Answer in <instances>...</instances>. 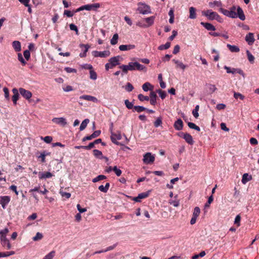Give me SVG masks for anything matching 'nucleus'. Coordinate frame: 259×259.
Returning a JSON list of instances; mask_svg holds the SVG:
<instances>
[{
	"label": "nucleus",
	"mask_w": 259,
	"mask_h": 259,
	"mask_svg": "<svg viewBox=\"0 0 259 259\" xmlns=\"http://www.w3.org/2000/svg\"><path fill=\"white\" fill-rule=\"evenodd\" d=\"M124 74H126L128 71L139 70L147 71L146 67L137 62H130L127 65H122L119 66Z\"/></svg>",
	"instance_id": "obj_1"
},
{
	"label": "nucleus",
	"mask_w": 259,
	"mask_h": 259,
	"mask_svg": "<svg viewBox=\"0 0 259 259\" xmlns=\"http://www.w3.org/2000/svg\"><path fill=\"white\" fill-rule=\"evenodd\" d=\"M202 15L206 17L209 20H215L220 23L223 22V19L215 12L212 11L211 10H207L202 12Z\"/></svg>",
	"instance_id": "obj_2"
},
{
	"label": "nucleus",
	"mask_w": 259,
	"mask_h": 259,
	"mask_svg": "<svg viewBox=\"0 0 259 259\" xmlns=\"http://www.w3.org/2000/svg\"><path fill=\"white\" fill-rule=\"evenodd\" d=\"M138 6L137 10L140 14L145 15L151 13L150 6L145 3L140 2L138 4Z\"/></svg>",
	"instance_id": "obj_3"
},
{
	"label": "nucleus",
	"mask_w": 259,
	"mask_h": 259,
	"mask_svg": "<svg viewBox=\"0 0 259 259\" xmlns=\"http://www.w3.org/2000/svg\"><path fill=\"white\" fill-rule=\"evenodd\" d=\"M155 159V154H152L151 152H147L143 155V161L146 164L153 163Z\"/></svg>",
	"instance_id": "obj_4"
},
{
	"label": "nucleus",
	"mask_w": 259,
	"mask_h": 259,
	"mask_svg": "<svg viewBox=\"0 0 259 259\" xmlns=\"http://www.w3.org/2000/svg\"><path fill=\"white\" fill-rule=\"evenodd\" d=\"M178 136L183 138L185 141L190 145H193L194 143V141L192 136L188 133L180 132L178 134Z\"/></svg>",
	"instance_id": "obj_5"
},
{
	"label": "nucleus",
	"mask_w": 259,
	"mask_h": 259,
	"mask_svg": "<svg viewBox=\"0 0 259 259\" xmlns=\"http://www.w3.org/2000/svg\"><path fill=\"white\" fill-rule=\"evenodd\" d=\"M111 141L117 145H121L118 140L121 139V135L120 132L117 131L116 133L112 132L111 133Z\"/></svg>",
	"instance_id": "obj_6"
},
{
	"label": "nucleus",
	"mask_w": 259,
	"mask_h": 259,
	"mask_svg": "<svg viewBox=\"0 0 259 259\" xmlns=\"http://www.w3.org/2000/svg\"><path fill=\"white\" fill-rule=\"evenodd\" d=\"M92 55L94 57L107 58L110 55V52L109 50L102 52L94 51L92 52Z\"/></svg>",
	"instance_id": "obj_7"
},
{
	"label": "nucleus",
	"mask_w": 259,
	"mask_h": 259,
	"mask_svg": "<svg viewBox=\"0 0 259 259\" xmlns=\"http://www.w3.org/2000/svg\"><path fill=\"white\" fill-rule=\"evenodd\" d=\"M200 213V209L199 207L196 206L193 210L192 217L190 220V224L194 225L196 223V220Z\"/></svg>",
	"instance_id": "obj_8"
},
{
	"label": "nucleus",
	"mask_w": 259,
	"mask_h": 259,
	"mask_svg": "<svg viewBox=\"0 0 259 259\" xmlns=\"http://www.w3.org/2000/svg\"><path fill=\"white\" fill-rule=\"evenodd\" d=\"M52 121L57 124L62 126H65L67 122L64 117H54L52 119Z\"/></svg>",
	"instance_id": "obj_9"
},
{
	"label": "nucleus",
	"mask_w": 259,
	"mask_h": 259,
	"mask_svg": "<svg viewBox=\"0 0 259 259\" xmlns=\"http://www.w3.org/2000/svg\"><path fill=\"white\" fill-rule=\"evenodd\" d=\"M10 200L11 198L9 196H0V204L4 209L6 208L7 205L10 202Z\"/></svg>",
	"instance_id": "obj_10"
},
{
	"label": "nucleus",
	"mask_w": 259,
	"mask_h": 259,
	"mask_svg": "<svg viewBox=\"0 0 259 259\" xmlns=\"http://www.w3.org/2000/svg\"><path fill=\"white\" fill-rule=\"evenodd\" d=\"M20 94L26 100L30 99L32 97V93L28 90H26L23 88L19 89Z\"/></svg>",
	"instance_id": "obj_11"
},
{
	"label": "nucleus",
	"mask_w": 259,
	"mask_h": 259,
	"mask_svg": "<svg viewBox=\"0 0 259 259\" xmlns=\"http://www.w3.org/2000/svg\"><path fill=\"white\" fill-rule=\"evenodd\" d=\"M79 47L83 51L82 53H80L79 56L81 58L85 57L87 56V52L90 48V46L89 44H80Z\"/></svg>",
	"instance_id": "obj_12"
},
{
	"label": "nucleus",
	"mask_w": 259,
	"mask_h": 259,
	"mask_svg": "<svg viewBox=\"0 0 259 259\" xmlns=\"http://www.w3.org/2000/svg\"><path fill=\"white\" fill-rule=\"evenodd\" d=\"M120 58V56H117L115 57H111L109 60V62L111 64V66L114 68L116 65H119V59Z\"/></svg>",
	"instance_id": "obj_13"
},
{
	"label": "nucleus",
	"mask_w": 259,
	"mask_h": 259,
	"mask_svg": "<svg viewBox=\"0 0 259 259\" xmlns=\"http://www.w3.org/2000/svg\"><path fill=\"white\" fill-rule=\"evenodd\" d=\"M100 7L99 3H95L92 4L85 5V8L87 11H97V10Z\"/></svg>",
	"instance_id": "obj_14"
},
{
	"label": "nucleus",
	"mask_w": 259,
	"mask_h": 259,
	"mask_svg": "<svg viewBox=\"0 0 259 259\" xmlns=\"http://www.w3.org/2000/svg\"><path fill=\"white\" fill-rule=\"evenodd\" d=\"M79 99L85 100L89 101H92L94 103H97L98 102V100L97 98L91 95H84L80 96Z\"/></svg>",
	"instance_id": "obj_15"
},
{
	"label": "nucleus",
	"mask_w": 259,
	"mask_h": 259,
	"mask_svg": "<svg viewBox=\"0 0 259 259\" xmlns=\"http://www.w3.org/2000/svg\"><path fill=\"white\" fill-rule=\"evenodd\" d=\"M174 127L176 130L181 131L183 128V122L181 119H177L174 124Z\"/></svg>",
	"instance_id": "obj_16"
},
{
	"label": "nucleus",
	"mask_w": 259,
	"mask_h": 259,
	"mask_svg": "<svg viewBox=\"0 0 259 259\" xmlns=\"http://www.w3.org/2000/svg\"><path fill=\"white\" fill-rule=\"evenodd\" d=\"M149 193L148 192L141 193L139 194L137 197L133 198V200L136 202H140L141 199L147 197L149 196Z\"/></svg>",
	"instance_id": "obj_17"
},
{
	"label": "nucleus",
	"mask_w": 259,
	"mask_h": 259,
	"mask_svg": "<svg viewBox=\"0 0 259 259\" xmlns=\"http://www.w3.org/2000/svg\"><path fill=\"white\" fill-rule=\"evenodd\" d=\"M135 48L134 45H121L119 46V49L121 51H128Z\"/></svg>",
	"instance_id": "obj_18"
},
{
	"label": "nucleus",
	"mask_w": 259,
	"mask_h": 259,
	"mask_svg": "<svg viewBox=\"0 0 259 259\" xmlns=\"http://www.w3.org/2000/svg\"><path fill=\"white\" fill-rule=\"evenodd\" d=\"M12 92L13 93V95L12 96V101L14 105L17 104V101L19 97V94L18 91L17 89L14 88L12 90Z\"/></svg>",
	"instance_id": "obj_19"
},
{
	"label": "nucleus",
	"mask_w": 259,
	"mask_h": 259,
	"mask_svg": "<svg viewBox=\"0 0 259 259\" xmlns=\"http://www.w3.org/2000/svg\"><path fill=\"white\" fill-rule=\"evenodd\" d=\"M245 40L249 45H252L255 40L253 34L251 32L248 33L245 36Z\"/></svg>",
	"instance_id": "obj_20"
},
{
	"label": "nucleus",
	"mask_w": 259,
	"mask_h": 259,
	"mask_svg": "<svg viewBox=\"0 0 259 259\" xmlns=\"http://www.w3.org/2000/svg\"><path fill=\"white\" fill-rule=\"evenodd\" d=\"M200 24L202 25L207 30H215V27L211 23L201 22Z\"/></svg>",
	"instance_id": "obj_21"
},
{
	"label": "nucleus",
	"mask_w": 259,
	"mask_h": 259,
	"mask_svg": "<svg viewBox=\"0 0 259 259\" xmlns=\"http://www.w3.org/2000/svg\"><path fill=\"white\" fill-rule=\"evenodd\" d=\"M149 97L150 104L152 105H155L156 104V94L154 92H151Z\"/></svg>",
	"instance_id": "obj_22"
},
{
	"label": "nucleus",
	"mask_w": 259,
	"mask_h": 259,
	"mask_svg": "<svg viewBox=\"0 0 259 259\" xmlns=\"http://www.w3.org/2000/svg\"><path fill=\"white\" fill-rule=\"evenodd\" d=\"M53 175L49 171L45 172H39V178L40 179H46L52 177Z\"/></svg>",
	"instance_id": "obj_23"
},
{
	"label": "nucleus",
	"mask_w": 259,
	"mask_h": 259,
	"mask_svg": "<svg viewBox=\"0 0 259 259\" xmlns=\"http://www.w3.org/2000/svg\"><path fill=\"white\" fill-rule=\"evenodd\" d=\"M12 46L16 52H19L21 50V45L19 41L15 40L12 42Z\"/></svg>",
	"instance_id": "obj_24"
},
{
	"label": "nucleus",
	"mask_w": 259,
	"mask_h": 259,
	"mask_svg": "<svg viewBox=\"0 0 259 259\" xmlns=\"http://www.w3.org/2000/svg\"><path fill=\"white\" fill-rule=\"evenodd\" d=\"M172 61L176 64V67L177 68H181L183 70H184L186 69V65L179 60L173 59Z\"/></svg>",
	"instance_id": "obj_25"
},
{
	"label": "nucleus",
	"mask_w": 259,
	"mask_h": 259,
	"mask_svg": "<svg viewBox=\"0 0 259 259\" xmlns=\"http://www.w3.org/2000/svg\"><path fill=\"white\" fill-rule=\"evenodd\" d=\"M155 16H150L149 17L146 18L144 20L147 23L146 25L147 27H150L151 25H152L154 23V20H155Z\"/></svg>",
	"instance_id": "obj_26"
},
{
	"label": "nucleus",
	"mask_w": 259,
	"mask_h": 259,
	"mask_svg": "<svg viewBox=\"0 0 259 259\" xmlns=\"http://www.w3.org/2000/svg\"><path fill=\"white\" fill-rule=\"evenodd\" d=\"M236 11V8L235 7L233 6L232 7L230 10L229 11V14H228V17H230L232 18H235L237 17V14L235 12Z\"/></svg>",
	"instance_id": "obj_27"
},
{
	"label": "nucleus",
	"mask_w": 259,
	"mask_h": 259,
	"mask_svg": "<svg viewBox=\"0 0 259 259\" xmlns=\"http://www.w3.org/2000/svg\"><path fill=\"white\" fill-rule=\"evenodd\" d=\"M237 17H238L240 20H244L245 19V16L244 14L242 9L240 7H238L237 9Z\"/></svg>",
	"instance_id": "obj_28"
},
{
	"label": "nucleus",
	"mask_w": 259,
	"mask_h": 259,
	"mask_svg": "<svg viewBox=\"0 0 259 259\" xmlns=\"http://www.w3.org/2000/svg\"><path fill=\"white\" fill-rule=\"evenodd\" d=\"M252 179V177L249 175L248 174L245 173L243 174L241 182L243 184H245L247 182L250 181Z\"/></svg>",
	"instance_id": "obj_29"
},
{
	"label": "nucleus",
	"mask_w": 259,
	"mask_h": 259,
	"mask_svg": "<svg viewBox=\"0 0 259 259\" xmlns=\"http://www.w3.org/2000/svg\"><path fill=\"white\" fill-rule=\"evenodd\" d=\"M227 47L231 52L237 53L240 51L239 47L237 46L227 44Z\"/></svg>",
	"instance_id": "obj_30"
},
{
	"label": "nucleus",
	"mask_w": 259,
	"mask_h": 259,
	"mask_svg": "<svg viewBox=\"0 0 259 259\" xmlns=\"http://www.w3.org/2000/svg\"><path fill=\"white\" fill-rule=\"evenodd\" d=\"M189 18L194 19L196 18V9L195 8L191 7L189 8Z\"/></svg>",
	"instance_id": "obj_31"
},
{
	"label": "nucleus",
	"mask_w": 259,
	"mask_h": 259,
	"mask_svg": "<svg viewBox=\"0 0 259 259\" xmlns=\"http://www.w3.org/2000/svg\"><path fill=\"white\" fill-rule=\"evenodd\" d=\"M142 89L145 92L152 90L153 86L148 82H145L142 85Z\"/></svg>",
	"instance_id": "obj_32"
},
{
	"label": "nucleus",
	"mask_w": 259,
	"mask_h": 259,
	"mask_svg": "<svg viewBox=\"0 0 259 259\" xmlns=\"http://www.w3.org/2000/svg\"><path fill=\"white\" fill-rule=\"evenodd\" d=\"M110 187V184L109 183H107L105 184V186H104L103 185H101L99 187L98 189L99 190L104 193H106L108 190H109Z\"/></svg>",
	"instance_id": "obj_33"
},
{
	"label": "nucleus",
	"mask_w": 259,
	"mask_h": 259,
	"mask_svg": "<svg viewBox=\"0 0 259 259\" xmlns=\"http://www.w3.org/2000/svg\"><path fill=\"white\" fill-rule=\"evenodd\" d=\"M118 38H119L118 34L117 33L114 34L113 35L112 38L110 40V44L112 45H116L118 42Z\"/></svg>",
	"instance_id": "obj_34"
},
{
	"label": "nucleus",
	"mask_w": 259,
	"mask_h": 259,
	"mask_svg": "<svg viewBox=\"0 0 259 259\" xmlns=\"http://www.w3.org/2000/svg\"><path fill=\"white\" fill-rule=\"evenodd\" d=\"M90 120L89 119H85L84 120H83L80 125L79 130L80 131H83L84 130L88 124L89 123Z\"/></svg>",
	"instance_id": "obj_35"
},
{
	"label": "nucleus",
	"mask_w": 259,
	"mask_h": 259,
	"mask_svg": "<svg viewBox=\"0 0 259 259\" xmlns=\"http://www.w3.org/2000/svg\"><path fill=\"white\" fill-rule=\"evenodd\" d=\"M209 6L212 8L216 6L220 8L222 6V4L220 1H214L212 2L209 3Z\"/></svg>",
	"instance_id": "obj_36"
},
{
	"label": "nucleus",
	"mask_w": 259,
	"mask_h": 259,
	"mask_svg": "<svg viewBox=\"0 0 259 259\" xmlns=\"http://www.w3.org/2000/svg\"><path fill=\"white\" fill-rule=\"evenodd\" d=\"M231 73L233 74L238 73L241 75L242 76H244V73L243 71L240 68H232Z\"/></svg>",
	"instance_id": "obj_37"
},
{
	"label": "nucleus",
	"mask_w": 259,
	"mask_h": 259,
	"mask_svg": "<svg viewBox=\"0 0 259 259\" xmlns=\"http://www.w3.org/2000/svg\"><path fill=\"white\" fill-rule=\"evenodd\" d=\"M2 245L7 249H10L12 247L10 241L8 239L1 242Z\"/></svg>",
	"instance_id": "obj_38"
},
{
	"label": "nucleus",
	"mask_w": 259,
	"mask_h": 259,
	"mask_svg": "<svg viewBox=\"0 0 259 259\" xmlns=\"http://www.w3.org/2000/svg\"><path fill=\"white\" fill-rule=\"evenodd\" d=\"M246 54L247 56L248 61L251 64H253L254 62V57L251 54V53L248 50L246 51Z\"/></svg>",
	"instance_id": "obj_39"
},
{
	"label": "nucleus",
	"mask_w": 259,
	"mask_h": 259,
	"mask_svg": "<svg viewBox=\"0 0 259 259\" xmlns=\"http://www.w3.org/2000/svg\"><path fill=\"white\" fill-rule=\"evenodd\" d=\"M188 125L189 127V128L191 129H194L198 132H199L200 131V127L193 122H188Z\"/></svg>",
	"instance_id": "obj_40"
},
{
	"label": "nucleus",
	"mask_w": 259,
	"mask_h": 259,
	"mask_svg": "<svg viewBox=\"0 0 259 259\" xmlns=\"http://www.w3.org/2000/svg\"><path fill=\"white\" fill-rule=\"evenodd\" d=\"M178 195H176L175 198L176 199ZM169 203L175 207H178L180 205L179 200L177 199L169 200Z\"/></svg>",
	"instance_id": "obj_41"
},
{
	"label": "nucleus",
	"mask_w": 259,
	"mask_h": 259,
	"mask_svg": "<svg viewBox=\"0 0 259 259\" xmlns=\"http://www.w3.org/2000/svg\"><path fill=\"white\" fill-rule=\"evenodd\" d=\"M134 109L135 111H136L138 113L141 112L146 110V108L142 106H135L134 107Z\"/></svg>",
	"instance_id": "obj_42"
},
{
	"label": "nucleus",
	"mask_w": 259,
	"mask_h": 259,
	"mask_svg": "<svg viewBox=\"0 0 259 259\" xmlns=\"http://www.w3.org/2000/svg\"><path fill=\"white\" fill-rule=\"evenodd\" d=\"M199 109V106L197 105L195 106V108L192 111V114H193L194 117L196 118H197L199 116V113H198Z\"/></svg>",
	"instance_id": "obj_43"
},
{
	"label": "nucleus",
	"mask_w": 259,
	"mask_h": 259,
	"mask_svg": "<svg viewBox=\"0 0 259 259\" xmlns=\"http://www.w3.org/2000/svg\"><path fill=\"white\" fill-rule=\"evenodd\" d=\"M170 46V43L169 42H167L164 45H160L158 47V50H163L168 49Z\"/></svg>",
	"instance_id": "obj_44"
},
{
	"label": "nucleus",
	"mask_w": 259,
	"mask_h": 259,
	"mask_svg": "<svg viewBox=\"0 0 259 259\" xmlns=\"http://www.w3.org/2000/svg\"><path fill=\"white\" fill-rule=\"evenodd\" d=\"M106 179V177L104 175H99L97 177L93 179V182L96 183L99 181L103 180Z\"/></svg>",
	"instance_id": "obj_45"
},
{
	"label": "nucleus",
	"mask_w": 259,
	"mask_h": 259,
	"mask_svg": "<svg viewBox=\"0 0 259 259\" xmlns=\"http://www.w3.org/2000/svg\"><path fill=\"white\" fill-rule=\"evenodd\" d=\"M90 78L94 80L97 78V73L93 69L90 71Z\"/></svg>",
	"instance_id": "obj_46"
},
{
	"label": "nucleus",
	"mask_w": 259,
	"mask_h": 259,
	"mask_svg": "<svg viewBox=\"0 0 259 259\" xmlns=\"http://www.w3.org/2000/svg\"><path fill=\"white\" fill-rule=\"evenodd\" d=\"M124 104L126 108L128 109H131L134 107L133 103L130 102L127 99L124 100Z\"/></svg>",
	"instance_id": "obj_47"
},
{
	"label": "nucleus",
	"mask_w": 259,
	"mask_h": 259,
	"mask_svg": "<svg viewBox=\"0 0 259 259\" xmlns=\"http://www.w3.org/2000/svg\"><path fill=\"white\" fill-rule=\"evenodd\" d=\"M162 123V118L161 117H159L154 122V125L155 127H158V126L161 125Z\"/></svg>",
	"instance_id": "obj_48"
},
{
	"label": "nucleus",
	"mask_w": 259,
	"mask_h": 259,
	"mask_svg": "<svg viewBox=\"0 0 259 259\" xmlns=\"http://www.w3.org/2000/svg\"><path fill=\"white\" fill-rule=\"evenodd\" d=\"M138 98L140 101L142 102L149 100V97L148 96H144L141 94L138 95Z\"/></svg>",
	"instance_id": "obj_49"
},
{
	"label": "nucleus",
	"mask_w": 259,
	"mask_h": 259,
	"mask_svg": "<svg viewBox=\"0 0 259 259\" xmlns=\"http://www.w3.org/2000/svg\"><path fill=\"white\" fill-rule=\"evenodd\" d=\"M94 155L97 157L101 158L102 157V153L99 150L95 149L93 150Z\"/></svg>",
	"instance_id": "obj_50"
},
{
	"label": "nucleus",
	"mask_w": 259,
	"mask_h": 259,
	"mask_svg": "<svg viewBox=\"0 0 259 259\" xmlns=\"http://www.w3.org/2000/svg\"><path fill=\"white\" fill-rule=\"evenodd\" d=\"M55 252L54 251H52L47 254L42 259H53L55 256Z\"/></svg>",
	"instance_id": "obj_51"
},
{
	"label": "nucleus",
	"mask_w": 259,
	"mask_h": 259,
	"mask_svg": "<svg viewBox=\"0 0 259 259\" xmlns=\"http://www.w3.org/2000/svg\"><path fill=\"white\" fill-rule=\"evenodd\" d=\"M40 138L48 144L50 143L53 140V138L51 136H46L45 137H41Z\"/></svg>",
	"instance_id": "obj_52"
},
{
	"label": "nucleus",
	"mask_w": 259,
	"mask_h": 259,
	"mask_svg": "<svg viewBox=\"0 0 259 259\" xmlns=\"http://www.w3.org/2000/svg\"><path fill=\"white\" fill-rule=\"evenodd\" d=\"M113 171L118 177L120 176L122 174V171L120 169L118 168L117 166L113 167Z\"/></svg>",
	"instance_id": "obj_53"
},
{
	"label": "nucleus",
	"mask_w": 259,
	"mask_h": 259,
	"mask_svg": "<svg viewBox=\"0 0 259 259\" xmlns=\"http://www.w3.org/2000/svg\"><path fill=\"white\" fill-rule=\"evenodd\" d=\"M157 92L162 99H164L166 96V93L164 91L159 89L157 90Z\"/></svg>",
	"instance_id": "obj_54"
},
{
	"label": "nucleus",
	"mask_w": 259,
	"mask_h": 259,
	"mask_svg": "<svg viewBox=\"0 0 259 259\" xmlns=\"http://www.w3.org/2000/svg\"><path fill=\"white\" fill-rule=\"evenodd\" d=\"M18 59L23 65H25L26 64V62L24 59L21 53L18 54Z\"/></svg>",
	"instance_id": "obj_55"
},
{
	"label": "nucleus",
	"mask_w": 259,
	"mask_h": 259,
	"mask_svg": "<svg viewBox=\"0 0 259 259\" xmlns=\"http://www.w3.org/2000/svg\"><path fill=\"white\" fill-rule=\"evenodd\" d=\"M125 89L127 92H130L133 90L134 87L131 83L127 82L125 87Z\"/></svg>",
	"instance_id": "obj_56"
},
{
	"label": "nucleus",
	"mask_w": 259,
	"mask_h": 259,
	"mask_svg": "<svg viewBox=\"0 0 259 259\" xmlns=\"http://www.w3.org/2000/svg\"><path fill=\"white\" fill-rule=\"evenodd\" d=\"M42 237H43V236L41 233H40L39 232H37L35 236L33 237V240L35 241L40 240L42 239Z\"/></svg>",
	"instance_id": "obj_57"
},
{
	"label": "nucleus",
	"mask_w": 259,
	"mask_h": 259,
	"mask_svg": "<svg viewBox=\"0 0 259 259\" xmlns=\"http://www.w3.org/2000/svg\"><path fill=\"white\" fill-rule=\"evenodd\" d=\"M217 90V88H216L215 85L212 84H209L208 85V90L210 93H214L216 90Z\"/></svg>",
	"instance_id": "obj_58"
},
{
	"label": "nucleus",
	"mask_w": 259,
	"mask_h": 259,
	"mask_svg": "<svg viewBox=\"0 0 259 259\" xmlns=\"http://www.w3.org/2000/svg\"><path fill=\"white\" fill-rule=\"evenodd\" d=\"M240 220L241 217L239 214L236 215L234 221V224L237 225V227H239L240 226Z\"/></svg>",
	"instance_id": "obj_59"
},
{
	"label": "nucleus",
	"mask_w": 259,
	"mask_h": 259,
	"mask_svg": "<svg viewBox=\"0 0 259 259\" xmlns=\"http://www.w3.org/2000/svg\"><path fill=\"white\" fill-rule=\"evenodd\" d=\"M3 91L4 92L5 97L6 98V99L7 100H9L10 99V98H9V91L8 89L6 87H5L3 89Z\"/></svg>",
	"instance_id": "obj_60"
},
{
	"label": "nucleus",
	"mask_w": 259,
	"mask_h": 259,
	"mask_svg": "<svg viewBox=\"0 0 259 259\" xmlns=\"http://www.w3.org/2000/svg\"><path fill=\"white\" fill-rule=\"evenodd\" d=\"M234 97L236 99L240 98L242 100H244V96L239 93L235 92L234 94Z\"/></svg>",
	"instance_id": "obj_61"
},
{
	"label": "nucleus",
	"mask_w": 259,
	"mask_h": 259,
	"mask_svg": "<svg viewBox=\"0 0 259 259\" xmlns=\"http://www.w3.org/2000/svg\"><path fill=\"white\" fill-rule=\"evenodd\" d=\"M23 55H24V57H25V58L27 60H28L30 57V53L29 50H27L24 51L23 52Z\"/></svg>",
	"instance_id": "obj_62"
},
{
	"label": "nucleus",
	"mask_w": 259,
	"mask_h": 259,
	"mask_svg": "<svg viewBox=\"0 0 259 259\" xmlns=\"http://www.w3.org/2000/svg\"><path fill=\"white\" fill-rule=\"evenodd\" d=\"M74 13V12H73L69 10H65L64 12V14L66 15L68 17H72Z\"/></svg>",
	"instance_id": "obj_63"
},
{
	"label": "nucleus",
	"mask_w": 259,
	"mask_h": 259,
	"mask_svg": "<svg viewBox=\"0 0 259 259\" xmlns=\"http://www.w3.org/2000/svg\"><path fill=\"white\" fill-rule=\"evenodd\" d=\"M69 28L71 30L75 31L76 34H78V28L74 24H70L69 25Z\"/></svg>",
	"instance_id": "obj_64"
}]
</instances>
